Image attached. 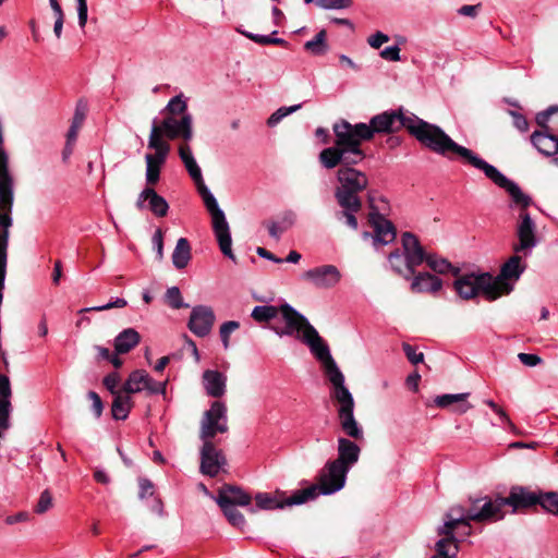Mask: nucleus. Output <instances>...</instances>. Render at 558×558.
<instances>
[{"mask_svg": "<svg viewBox=\"0 0 558 558\" xmlns=\"http://www.w3.org/2000/svg\"><path fill=\"white\" fill-rule=\"evenodd\" d=\"M279 314L284 322V327L272 326V330L279 337H294L310 348L312 354L322 363L332 386L330 396L337 402V415L343 434L355 440L363 439V428L354 417V399L345 387L344 376L331 356L328 344L308 319L289 304L279 307L257 305L253 308L251 316L258 323H267L277 318Z\"/></svg>", "mask_w": 558, "mask_h": 558, "instance_id": "obj_1", "label": "nucleus"}, {"mask_svg": "<svg viewBox=\"0 0 558 558\" xmlns=\"http://www.w3.org/2000/svg\"><path fill=\"white\" fill-rule=\"evenodd\" d=\"M414 113L399 110H387L374 116L369 123H355L341 119L333 123V145L324 148L318 160L325 169H335L341 160L347 162H362L366 158L362 149L363 142L371 141L375 134H390L407 129Z\"/></svg>", "mask_w": 558, "mask_h": 558, "instance_id": "obj_2", "label": "nucleus"}, {"mask_svg": "<svg viewBox=\"0 0 558 558\" xmlns=\"http://www.w3.org/2000/svg\"><path fill=\"white\" fill-rule=\"evenodd\" d=\"M409 122V133L433 153L450 159L458 157L474 168L481 161L482 158L471 149L456 143L438 125L432 124L415 114Z\"/></svg>", "mask_w": 558, "mask_h": 558, "instance_id": "obj_3", "label": "nucleus"}, {"mask_svg": "<svg viewBox=\"0 0 558 558\" xmlns=\"http://www.w3.org/2000/svg\"><path fill=\"white\" fill-rule=\"evenodd\" d=\"M184 167L189 172L191 179L194 181L197 192L199 193L206 209L210 214L213 231L215 233L221 253L226 257L235 262V256L232 252V239L229 223L226 219L223 210L219 207L216 197L206 186L203 179L202 170L197 165L195 158L185 162Z\"/></svg>", "mask_w": 558, "mask_h": 558, "instance_id": "obj_4", "label": "nucleus"}, {"mask_svg": "<svg viewBox=\"0 0 558 558\" xmlns=\"http://www.w3.org/2000/svg\"><path fill=\"white\" fill-rule=\"evenodd\" d=\"M360 162H347L341 160L337 171L339 186L335 191L337 202H362L359 194L368 186V177L365 172L353 166Z\"/></svg>", "mask_w": 558, "mask_h": 558, "instance_id": "obj_5", "label": "nucleus"}, {"mask_svg": "<svg viewBox=\"0 0 558 558\" xmlns=\"http://www.w3.org/2000/svg\"><path fill=\"white\" fill-rule=\"evenodd\" d=\"M157 136L159 143L170 145L168 141L181 138L184 142H190L193 137V119L191 114H183L180 118L163 117L158 122L157 119L153 120L149 136Z\"/></svg>", "mask_w": 558, "mask_h": 558, "instance_id": "obj_6", "label": "nucleus"}, {"mask_svg": "<svg viewBox=\"0 0 558 558\" xmlns=\"http://www.w3.org/2000/svg\"><path fill=\"white\" fill-rule=\"evenodd\" d=\"M453 287L458 295L464 300H471L478 294H483L486 300L494 301L498 299V293L494 292L492 275L483 274H464L457 276Z\"/></svg>", "mask_w": 558, "mask_h": 558, "instance_id": "obj_7", "label": "nucleus"}, {"mask_svg": "<svg viewBox=\"0 0 558 558\" xmlns=\"http://www.w3.org/2000/svg\"><path fill=\"white\" fill-rule=\"evenodd\" d=\"M228 430L227 405L225 402L216 400L202 416L199 439L214 441L217 434H225Z\"/></svg>", "mask_w": 558, "mask_h": 558, "instance_id": "obj_8", "label": "nucleus"}, {"mask_svg": "<svg viewBox=\"0 0 558 558\" xmlns=\"http://www.w3.org/2000/svg\"><path fill=\"white\" fill-rule=\"evenodd\" d=\"M316 498V487L310 486L304 489L294 492L290 497L283 498L280 493L268 494L258 493L255 496L256 506L263 510L282 509L286 506L302 505L308 500Z\"/></svg>", "mask_w": 558, "mask_h": 558, "instance_id": "obj_9", "label": "nucleus"}, {"mask_svg": "<svg viewBox=\"0 0 558 558\" xmlns=\"http://www.w3.org/2000/svg\"><path fill=\"white\" fill-rule=\"evenodd\" d=\"M347 466H342L336 461H329L320 471L318 484L316 487V497L322 495H331L343 488L347 480Z\"/></svg>", "mask_w": 558, "mask_h": 558, "instance_id": "obj_10", "label": "nucleus"}, {"mask_svg": "<svg viewBox=\"0 0 558 558\" xmlns=\"http://www.w3.org/2000/svg\"><path fill=\"white\" fill-rule=\"evenodd\" d=\"M476 169L482 170L496 185L505 189L515 205L525 209L532 203L531 197L524 194L517 183L506 178L496 167L481 159Z\"/></svg>", "mask_w": 558, "mask_h": 558, "instance_id": "obj_11", "label": "nucleus"}, {"mask_svg": "<svg viewBox=\"0 0 558 558\" xmlns=\"http://www.w3.org/2000/svg\"><path fill=\"white\" fill-rule=\"evenodd\" d=\"M525 268L526 264L522 262V257L519 253H515L501 266L500 274L498 276H492V286L494 292L498 293V298L509 294L512 291V286L508 281L519 280Z\"/></svg>", "mask_w": 558, "mask_h": 558, "instance_id": "obj_12", "label": "nucleus"}, {"mask_svg": "<svg viewBox=\"0 0 558 558\" xmlns=\"http://www.w3.org/2000/svg\"><path fill=\"white\" fill-rule=\"evenodd\" d=\"M148 148L154 150V154L145 155L146 172L145 179L148 185H155L160 179V171L162 166L170 154L171 146L159 143L157 136L148 137Z\"/></svg>", "mask_w": 558, "mask_h": 558, "instance_id": "obj_13", "label": "nucleus"}, {"mask_svg": "<svg viewBox=\"0 0 558 558\" xmlns=\"http://www.w3.org/2000/svg\"><path fill=\"white\" fill-rule=\"evenodd\" d=\"M472 521H498L505 517L502 497L492 499L489 497L470 498Z\"/></svg>", "mask_w": 558, "mask_h": 558, "instance_id": "obj_14", "label": "nucleus"}, {"mask_svg": "<svg viewBox=\"0 0 558 558\" xmlns=\"http://www.w3.org/2000/svg\"><path fill=\"white\" fill-rule=\"evenodd\" d=\"M199 450V472L209 477H216L227 464V459L221 449L213 440H202Z\"/></svg>", "mask_w": 558, "mask_h": 558, "instance_id": "obj_15", "label": "nucleus"}, {"mask_svg": "<svg viewBox=\"0 0 558 558\" xmlns=\"http://www.w3.org/2000/svg\"><path fill=\"white\" fill-rule=\"evenodd\" d=\"M368 221L374 230V233L363 232L362 236L364 240L372 239L373 246L378 248L379 246L392 243L396 240L397 232L393 223L386 219L378 213H369Z\"/></svg>", "mask_w": 558, "mask_h": 558, "instance_id": "obj_16", "label": "nucleus"}, {"mask_svg": "<svg viewBox=\"0 0 558 558\" xmlns=\"http://www.w3.org/2000/svg\"><path fill=\"white\" fill-rule=\"evenodd\" d=\"M470 515L471 506L469 508L460 505L450 507L444 515V523L437 529V534L440 538H448V542H456L458 544L454 529H458L461 524H468V521H472L469 518Z\"/></svg>", "mask_w": 558, "mask_h": 558, "instance_id": "obj_17", "label": "nucleus"}, {"mask_svg": "<svg viewBox=\"0 0 558 558\" xmlns=\"http://www.w3.org/2000/svg\"><path fill=\"white\" fill-rule=\"evenodd\" d=\"M520 221L517 227V235L519 242L513 245L514 253L523 252L529 255L531 251L537 245L536 226L531 216L525 211L520 213Z\"/></svg>", "mask_w": 558, "mask_h": 558, "instance_id": "obj_18", "label": "nucleus"}, {"mask_svg": "<svg viewBox=\"0 0 558 558\" xmlns=\"http://www.w3.org/2000/svg\"><path fill=\"white\" fill-rule=\"evenodd\" d=\"M341 272L335 265H323L306 270L302 278L317 289H332L341 280Z\"/></svg>", "mask_w": 558, "mask_h": 558, "instance_id": "obj_19", "label": "nucleus"}, {"mask_svg": "<svg viewBox=\"0 0 558 558\" xmlns=\"http://www.w3.org/2000/svg\"><path fill=\"white\" fill-rule=\"evenodd\" d=\"M215 313L211 307L197 305L192 308L187 323L189 329L197 337H206L213 329Z\"/></svg>", "mask_w": 558, "mask_h": 558, "instance_id": "obj_20", "label": "nucleus"}, {"mask_svg": "<svg viewBox=\"0 0 558 558\" xmlns=\"http://www.w3.org/2000/svg\"><path fill=\"white\" fill-rule=\"evenodd\" d=\"M502 499L505 507L510 506L512 508V513L535 506L539 501L538 494L522 486L511 487L508 497H502Z\"/></svg>", "mask_w": 558, "mask_h": 558, "instance_id": "obj_21", "label": "nucleus"}, {"mask_svg": "<svg viewBox=\"0 0 558 558\" xmlns=\"http://www.w3.org/2000/svg\"><path fill=\"white\" fill-rule=\"evenodd\" d=\"M401 252L409 259V264L414 268L420 266L426 258L427 254L424 252L416 235L411 232H404L401 235Z\"/></svg>", "mask_w": 558, "mask_h": 558, "instance_id": "obj_22", "label": "nucleus"}, {"mask_svg": "<svg viewBox=\"0 0 558 558\" xmlns=\"http://www.w3.org/2000/svg\"><path fill=\"white\" fill-rule=\"evenodd\" d=\"M202 384L207 396L221 398L227 391V376L216 369H206L202 375Z\"/></svg>", "mask_w": 558, "mask_h": 558, "instance_id": "obj_23", "label": "nucleus"}, {"mask_svg": "<svg viewBox=\"0 0 558 558\" xmlns=\"http://www.w3.org/2000/svg\"><path fill=\"white\" fill-rule=\"evenodd\" d=\"M252 498L246 492L232 485L221 487L216 498L220 507L248 506Z\"/></svg>", "mask_w": 558, "mask_h": 558, "instance_id": "obj_24", "label": "nucleus"}, {"mask_svg": "<svg viewBox=\"0 0 558 558\" xmlns=\"http://www.w3.org/2000/svg\"><path fill=\"white\" fill-rule=\"evenodd\" d=\"M410 289L413 293H437L442 288V280L429 272L414 274Z\"/></svg>", "mask_w": 558, "mask_h": 558, "instance_id": "obj_25", "label": "nucleus"}, {"mask_svg": "<svg viewBox=\"0 0 558 558\" xmlns=\"http://www.w3.org/2000/svg\"><path fill=\"white\" fill-rule=\"evenodd\" d=\"M361 449L352 440L345 437L338 438V458L333 461L350 470L360 458Z\"/></svg>", "mask_w": 558, "mask_h": 558, "instance_id": "obj_26", "label": "nucleus"}, {"mask_svg": "<svg viewBox=\"0 0 558 558\" xmlns=\"http://www.w3.org/2000/svg\"><path fill=\"white\" fill-rule=\"evenodd\" d=\"M533 146L545 156H554L558 153V136L542 129L531 135Z\"/></svg>", "mask_w": 558, "mask_h": 558, "instance_id": "obj_27", "label": "nucleus"}, {"mask_svg": "<svg viewBox=\"0 0 558 558\" xmlns=\"http://www.w3.org/2000/svg\"><path fill=\"white\" fill-rule=\"evenodd\" d=\"M468 397V392L454 395L448 393L437 396L434 402L438 408H448L450 405L456 404V407L453 408V412L457 414H464L472 408V405L466 401Z\"/></svg>", "mask_w": 558, "mask_h": 558, "instance_id": "obj_28", "label": "nucleus"}, {"mask_svg": "<svg viewBox=\"0 0 558 558\" xmlns=\"http://www.w3.org/2000/svg\"><path fill=\"white\" fill-rule=\"evenodd\" d=\"M388 263L396 274L407 280L411 279L415 274V268L409 264L408 257L404 256L400 248L392 251L388 255Z\"/></svg>", "mask_w": 558, "mask_h": 558, "instance_id": "obj_29", "label": "nucleus"}, {"mask_svg": "<svg viewBox=\"0 0 558 558\" xmlns=\"http://www.w3.org/2000/svg\"><path fill=\"white\" fill-rule=\"evenodd\" d=\"M140 341V333L134 328H126L114 338V351L117 354L129 353Z\"/></svg>", "mask_w": 558, "mask_h": 558, "instance_id": "obj_30", "label": "nucleus"}, {"mask_svg": "<svg viewBox=\"0 0 558 558\" xmlns=\"http://www.w3.org/2000/svg\"><path fill=\"white\" fill-rule=\"evenodd\" d=\"M192 257L191 245L187 239L180 238L172 252V263L177 269L185 268Z\"/></svg>", "mask_w": 558, "mask_h": 558, "instance_id": "obj_31", "label": "nucleus"}, {"mask_svg": "<svg viewBox=\"0 0 558 558\" xmlns=\"http://www.w3.org/2000/svg\"><path fill=\"white\" fill-rule=\"evenodd\" d=\"M341 207V211L337 213V218L339 220L344 219L345 223L353 230H356L359 227L357 219L355 215L362 208V202H337Z\"/></svg>", "mask_w": 558, "mask_h": 558, "instance_id": "obj_32", "label": "nucleus"}, {"mask_svg": "<svg viewBox=\"0 0 558 558\" xmlns=\"http://www.w3.org/2000/svg\"><path fill=\"white\" fill-rule=\"evenodd\" d=\"M536 122L541 129L558 136V107H550L537 113Z\"/></svg>", "mask_w": 558, "mask_h": 558, "instance_id": "obj_33", "label": "nucleus"}, {"mask_svg": "<svg viewBox=\"0 0 558 558\" xmlns=\"http://www.w3.org/2000/svg\"><path fill=\"white\" fill-rule=\"evenodd\" d=\"M148 194V208L157 217H165L168 214L169 205L165 197L160 196L153 187H146Z\"/></svg>", "mask_w": 558, "mask_h": 558, "instance_id": "obj_34", "label": "nucleus"}, {"mask_svg": "<svg viewBox=\"0 0 558 558\" xmlns=\"http://www.w3.org/2000/svg\"><path fill=\"white\" fill-rule=\"evenodd\" d=\"M161 113L165 117H175L180 118L183 114H190L187 112V104L185 99L183 98V95H177L172 97L167 106L163 108Z\"/></svg>", "mask_w": 558, "mask_h": 558, "instance_id": "obj_35", "label": "nucleus"}, {"mask_svg": "<svg viewBox=\"0 0 558 558\" xmlns=\"http://www.w3.org/2000/svg\"><path fill=\"white\" fill-rule=\"evenodd\" d=\"M428 267L438 274H448L452 272L453 276H458L460 272L459 268L452 266V264L441 257H437L435 255L427 254L425 260Z\"/></svg>", "mask_w": 558, "mask_h": 558, "instance_id": "obj_36", "label": "nucleus"}, {"mask_svg": "<svg viewBox=\"0 0 558 558\" xmlns=\"http://www.w3.org/2000/svg\"><path fill=\"white\" fill-rule=\"evenodd\" d=\"M147 380V373L142 369L132 372L123 386L126 393H136L144 390V384Z\"/></svg>", "mask_w": 558, "mask_h": 558, "instance_id": "obj_37", "label": "nucleus"}, {"mask_svg": "<svg viewBox=\"0 0 558 558\" xmlns=\"http://www.w3.org/2000/svg\"><path fill=\"white\" fill-rule=\"evenodd\" d=\"M131 408H132V400H131L130 396L118 395V396H116V398L112 402V407H111L112 416L116 420H125L129 416Z\"/></svg>", "mask_w": 558, "mask_h": 558, "instance_id": "obj_38", "label": "nucleus"}, {"mask_svg": "<svg viewBox=\"0 0 558 558\" xmlns=\"http://www.w3.org/2000/svg\"><path fill=\"white\" fill-rule=\"evenodd\" d=\"M436 555L432 558H457L459 545L456 542H448V538H439L435 544Z\"/></svg>", "mask_w": 558, "mask_h": 558, "instance_id": "obj_39", "label": "nucleus"}, {"mask_svg": "<svg viewBox=\"0 0 558 558\" xmlns=\"http://www.w3.org/2000/svg\"><path fill=\"white\" fill-rule=\"evenodd\" d=\"M305 50L314 56H323L327 52L326 32L322 29L316 36L304 44Z\"/></svg>", "mask_w": 558, "mask_h": 558, "instance_id": "obj_40", "label": "nucleus"}, {"mask_svg": "<svg viewBox=\"0 0 558 558\" xmlns=\"http://www.w3.org/2000/svg\"><path fill=\"white\" fill-rule=\"evenodd\" d=\"M227 517L229 523L238 529H243L245 525L244 515L236 509V507H220Z\"/></svg>", "mask_w": 558, "mask_h": 558, "instance_id": "obj_41", "label": "nucleus"}, {"mask_svg": "<svg viewBox=\"0 0 558 558\" xmlns=\"http://www.w3.org/2000/svg\"><path fill=\"white\" fill-rule=\"evenodd\" d=\"M539 504L546 511L557 514L558 513V494L546 493L538 494Z\"/></svg>", "mask_w": 558, "mask_h": 558, "instance_id": "obj_42", "label": "nucleus"}, {"mask_svg": "<svg viewBox=\"0 0 558 558\" xmlns=\"http://www.w3.org/2000/svg\"><path fill=\"white\" fill-rule=\"evenodd\" d=\"M301 108V105H294L290 107H281L278 110H276L267 120V124L269 126H275L278 124L284 117H287L290 113L295 112Z\"/></svg>", "mask_w": 558, "mask_h": 558, "instance_id": "obj_43", "label": "nucleus"}, {"mask_svg": "<svg viewBox=\"0 0 558 558\" xmlns=\"http://www.w3.org/2000/svg\"><path fill=\"white\" fill-rule=\"evenodd\" d=\"M166 301L172 308H175V310L186 306L183 303L182 295H181L180 289L178 287H171L167 290Z\"/></svg>", "mask_w": 558, "mask_h": 558, "instance_id": "obj_44", "label": "nucleus"}, {"mask_svg": "<svg viewBox=\"0 0 558 558\" xmlns=\"http://www.w3.org/2000/svg\"><path fill=\"white\" fill-rule=\"evenodd\" d=\"M240 327V324L235 320H229L220 326L219 333L225 349L229 348L230 335Z\"/></svg>", "mask_w": 558, "mask_h": 558, "instance_id": "obj_45", "label": "nucleus"}, {"mask_svg": "<svg viewBox=\"0 0 558 558\" xmlns=\"http://www.w3.org/2000/svg\"><path fill=\"white\" fill-rule=\"evenodd\" d=\"M316 4L324 10H340L352 5L351 0H317Z\"/></svg>", "mask_w": 558, "mask_h": 558, "instance_id": "obj_46", "label": "nucleus"}, {"mask_svg": "<svg viewBox=\"0 0 558 558\" xmlns=\"http://www.w3.org/2000/svg\"><path fill=\"white\" fill-rule=\"evenodd\" d=\"M10 400L0 399V429L7 430L10 427Z\"/></svg>", "mask_w": 558, "mask_h": 558, "instance_id": "obj_47", "label": "nucleus"}, {"mask_svg": "<svg viewBox=\"0 0 558 558\" xmlns=\"http://www.w3.org/2000/svg\"><path fill=\"white\" fill-rule=\"evenodd\" d=\"M126 305H128L126 300L121 299V298H117L114 301H111V302H109L107 304L83 308V310H81V312H92V311H94V312H102V311H108V310H111V308H123Z\"/></svg>", "mask_w": 558, "mask_h": 558, "instance_id": "obj_48", "label": "nucleus"}, {"mask_svg": "<svg viewBox=\"0 0 558 558\" xmlns=\"http://www.w3.org/2000/svg\"><path fill=\"white\" fill-rule=\"evenodd\" d=\"M144 390H147L150 395H165L166 383L156 381L147 374V380L144 384Z\"/></svg>", "mask_w": 558, "mask_h": 558, "instance_id": "obj_49", "label": "nucleus"}, {"mask_svg": "<svg viewBox=\"0 0 558 558\" xmlns=\"http://www.w3.org/2000/svg\"><path fill=\"white\" fill-rule=\"evenodd\" d=\"M51 506H52V497L48 490H44L40 494V497L36 505L35 511L37 513L41 514V513H45L46 511H48L51 508Z\"/></svg>", "mask_w": 558, "mask_h": 558, "instance_id": "obj_50", "label": "nucleus"}, {"mask_svg": "<svg viewBox=\"0 0 558 558\" xmlns=\"http://www.w3.org/2000/svg\"><path fill=\"white\" fill-rule=\"evenodd\" d=\"M87 106L85 102L80 100L76 105L75 112L72 119V124L82 126L86 117Z\"/></svg>", "mask_w": 558, "mask_h": 558, "instance_id": "obj_51", "label": "nucleus"}, {"mask_svg": "<svg viewBox=\"0 0 558 558\" xmlns=\"http://www.w3.org/2000/svg\"><path fill=\"white\" fill-rule=\"evenodd\" d=\"M292 220H287L284 222V226H279L277 222H270L268 225V231L271 238L279 240L281 234L290 227L292 226Z\"/></svg>", "mask_w": 558, "mask_h": 558, "instance_id": "obj_52", "label": "nucleus"}, {"mask_svg": "<svg viewBox=\"0 0 558 558\" xmlns=\"http://www.w3.org/2000/svg\"><path fill=\"white\" fill-rule=\"evenodd\" d=\"M403 351L408 357V360L412 363V364H418L421 362H423V359H424V355L422 352H416V350L408 344V343H404L403 344Z\"/></svg>", "mask_w": 558, "mask_h": 558, "instance_id": "obj_53", "label": "nucleus"}, {"mask_svg": "<svg viewBox=\"0 0 558 558\" xmlns=\"http://www.w3.org/2000/svg\"><path fill=\"white\" fill-rule=\"evenodd\" d=\"M77 1V17L78 24L81 28H84L87 23L88 17V8L86 0H76Z\"/></svg>", "mask_w": 558, "mask_h": 558, "instance_id": "obj_54", "label": "nucleus"}, {"mask_svg": "<svg viewBox=\"0 0 558 558\" xmlns=\"http://www.w3.org/2000/svg\"><path fill=\"white\" fill-rule=\"evenodd\" d=\"M387 41H389V36L381 32H376L374 35L369 36L367 39L368 45L374 49L380 48L381 45Z\"/></svg>", "mask_w": 558, "mask_h": 558, "instance_id": "obj_55", "label": "nucleus"}, {"mask_svg": "<svg viewBox=\"0 0 558 558\" xmlns=\"http://www.w3.org/2000/svg\"><path fill=\"white\" fill-rule=\"evenodd\" d=\"M380 57L388 61L400 60V48L398 46H389L380 51Z\"/></svg>", "mask_w": 558, "mask_h": 558, "instance_id": "obj_56", "label": "nucleus"}, {"mask_svg": "<svg viewBox=\"0 0 558 558\" xmlns=\"http://www.w3.org/2000/svg\"><path fill=\"white\" fill-rule=\"evenodd\" d=\"M88 398L92 400V410L96 417H100L102 414L104 405L100 397L95 391L88 392Z\"/></svg>", "mask_w": 558, "mask_h": 558, "instance_id": "obj_57", "label": "nucleus"}, {"mask_svg": "<svg viewBox=\"0 0 558 558\" xmlns=\"http://www.w3.org/2000/svg\"><path fill=\"white\" fill-rule=\"evenodd\" d=\"M153 244L156 248L158 259L161 260L163 257V238L162 231L160 229H157L156 232L154 233Z\"/></svg>", "mask_w": 558, "mask_h": 558, "instance_id": "obj_58", "label": "nucleus"}, {"mask_svg": "<svg viewBox=\"0 0 558 558\" xmlns=\"http://www.w3.org/2000/svg\"><path fill=\"white\" fill-rule=\"evenodd\" d=\"M518 359L526 366L533 367L542 363V359L536 354L519 353Z\"/></svg>", "mask_w": 558, "mask_h": 558, "instance_id": "obj_59", "label": "nucleus"}, {"mask_svg": "<svg viewBox=\"0 0 558 558\" xmlns=\"http://www.w3.org/2000/svg\"><path fill=\"white\" fill-rule=\"evenodd\" d=\"M11 386L9 377L0 374V399L10 400Z\"/></svg>", "mask_w": 558, "mask_h": 558, "instance_id": "obj_60", "label": "nucleus"}, {"mask_svg": "<svg viewBox=\"0 0 558 558\" xmlns=\"http://www.w3.org/2000/svg\"><path fill=\"white\" fill-rule=\"evenodd\" d=\"M119 383L120 376L118 373H111L104 378V385L112 393L116 392V388L118 387Z\"/></svg>", "mask_w": 558, "mask_h": 558, "instance_id": "obj_61", "label": "nucleus"}, {"mask_svg": "<svg viewBox=\"0 0 558 558\" xmlns=\"http://www.w3.org/2000/svg\"><path fill=\"white\" fill-rule=\"evenodd\" d=\"M154 485L149 480L142 478L140 481V497L145 498L146 496H153Z\"/></svg>", "mask_w": 558, "mask_h": 558, "instance_id": "obj_62", "label": "nucleus"}, {"mask_svg": "<svg viewBox=\"0 0 558 558\" xmlns=\"http://www.w3.org/2000/svg\"><path fill=\"white\" fill-rule=\"evenodd\" d=\"M511 116L513 118V124L519 131H521V132L527 131L529 123L522 114L511 111Z\"/></svg>", "mask_w": 558, "mask_h": 558, "instance_id": "obj_63", "label": "nucleus"}, {"mask_svg": "<svg viewBox=\"0 0 558 558\" xmlns=\"http://www.w3.org/2000/svg\"><path fill=\"white\" fill-rule=\"evenodd\" d=\"M179 156L183 163L187 162L189 160H192L194 158L191 147L187 145V142L185 144H181L179 146Z\"/></svg>", "mask_w": 558, "mask_h": 558, "instance_id": "obj_64", "label": "nucleus"}]
</instances>
